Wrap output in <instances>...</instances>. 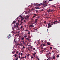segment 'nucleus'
<instances>
[{
    "instance_id": "nucleus-1",
    "label": "nucleus",
    "mask_w": 60,
    "mask_h": 60,
    "mask_svg": "<svg viewBox=\"0 0 60 60\" xmlns=\"http://www.w3.org/2000/svg\"><path fill=\"white\" fill-rule=\"evenodd\" d=\"M59 22L57 21V20L54 21V22L51 21L50 23H49L51 25H52L53 24L55 25L56 24H57V23Z\"/></svg>"
},
{
    "instance_id": "nucleus-2",
    "label": "nucleus",
    "mask_w": 60,
    "mask_h": 60,
    "mask_svg": "<svg viewBox=\"0 0 60 60\" xmlns=\"http://www.w3.org/2000/svg\"><path fill=\"white\" fill-rule=\"evenodd\" d=\"M47 6V4H43L42 6V7H41V8H44Z\"/></svg>"
},
{
    "instance_id": "nucleus-3",
    "label": "nucleus",
    "mask_w": 60,
    "mask_h": 60,
    "mask_svg": "<svg viewBox=\"0 0 60 60\" xmlns=\"http://www.w3.org/2000/svg\"><path fill=\"white\" fill-rule=\"evenodd\" d=\"M48 28H49L50 27H52V25L50 24V23H49L48 24Z\"/></svg>"
},
{
    "instance_id": "nucleus-4",
    "label": "nucleus",
    "mask_w": 60,
    "mask_h": 60,
    "mask_svg": "<svg viewBox=\"0 0 60 60\" xmlns=\"http://www.w3.org/2000/svg\"><path fill=\"white\" fill-rule=\"evenodd\" d=\"M51 9H49L47 10V12L49 13H50L51 12Z\"/></svg>"
},
{
    "instance_id": "nucleus-5",
    "label": "nucleus",
    "mask_w": 60,
    "mask_h": 60,
    "mask_svg": "<svg viewBox=\"0 0 60 60\" xmlns=\"http://www.w3.org/2000/svg\"><path fill=\"white\" fill-rule=\"evenodd\" d=\"M29 16H26L25 18V19L26 20L27 19H28V18H29Z\"/></svg>"
},
{
    "instance_id": "nucleus-6",
    "label": "nucleus",
    "mask_w": 60,
    "mask_h": 60,
    "mask_svg": "<svg viewBox=\"0 0 60 60\" xmlns=\"http://www.w3.org/2000/svg\"><path fill=\"white\" fill-rule=\"evenodd\" d=\"M38 20V19H35V21L34 22L35 23L37 22Z\"/></svg>"
},
{
    "instance_id": "nucleus-7",
    "label": "nucleus",
    "mask_w": 60,
    "mask_h": 60,
    "mask_svg": "<svg viewBox=\"0 0 60 60\" xmlns=\"http://www.w3.org/2000/svg\"><path fill=\"white\" fill-rule=\"evenodd\" d=\"M42 5V3H41L40 4H37V6H40Z\"/></svg>"
},
{
    "instance_id": "nucleus-8",
    "label": "nucleus",
    "mask_w": 60,
    "mask_h": 60,
    "mask_svg": "<svg viewBox=\"0 0 60 60\" xmlns=\"http://www.w3.org/2000/svg\"><path fill=\"white\" fill-rule=\"evenodd\" d=\"M51 57H49L47 59V60H51Z\"/></svg>"
},
{
    "instance_id": "nucleus-9",
    "label": "nucleus",
    "mask_w": 60,
    "mask_h": 60,
    "mask_svg": "<svg viewBox=\"0 0 60 60\" xmlns=\"http://www.w3.org/2000/svg\"><path fill=\"white\" fill-rule=\"evenodd\" d=\"M16 27V25L15 26V25H14V27H13V29H14V28H15Z\"/></svg>"
},
{
    "instance_id": "nucleus-10",
    "label": "nucleus",
    "mask_w": 60,
    "mask_h": 60,
    "mask_svg": "<svg viewBox=\"0 0 60 60\" xmlns=\"http://www.w3.org/2000/svg\"><path fill=\"white\" fill-rule=\"evenodd\" d=\"M54 55H53V57L52 58V59H55V56H54Z\"/></svg>"
},
{
    "instance_id": "nucleus-11",
    "label": "nucleus",
    "mask_w": 60,
    "mask_h": 60,
    "mask_svg": "<svg viewBox=\"0 0 60 60\" xmlns=\"http://www.w3.org/2000/svg\"><path fill=\"white\" fill-rule=\"evenodd\" d=\"M15 23V21H14L13 22V23H12V24H14Z\"/></svg>"
},
{
    "instance_id": "nucleus-12",
    "label": "nucleus",
    "mask_w": 60,
    "mask_h": 60,
    "mask_svg": "<svg viewBox=\"0 0 60 60\" xmlns=\"http://www.w3.org/2000/svg\"><path fill=\"white\" fill-rule=\"evenodd\" d=\"M49 55V53H47L46 55V56H48Z\"/></svg>"
},
{
    "instance_id": "nucleus-13",
    "label": "nucleus",
    "mask_w": 60,
    "mask_h": 60,
    "mask_svg": "<svg viewBox=\"0 0 60 60\" xmlns=\"http://www.w3.org/2000/svg\"><path fill=\"white\" fill-rule=\"evenodd\" d=\"M30 26L31 27H33V26H33V25H30Z\"/></svg>"
},
{
    "instance_id": "nucleus-14",
    "label": "nucleus",
    "mask_w": 60,
    "mask_h": 60,
    "mask_svg": "<svg viewBox=\"0 0 60 60\" xmlns=\"http://www.w3.org/2000/svg\"><path fill=\"white\" fill-rule=\"evenodd\" d=\"M36 54V52H34V53H33V55H34V56Z\"/></svg>"
},
{
    "instance_id": "nucleus-15",
    "label": "nucleus",
    "mask_w": 60,
    "mask_h": 60,
    "mask_svg": "<svg viewBox=\"0 0 60 60\" xmlns=\"http://www.w3.org/2000/svg\"><path fill=\"white\" fill-rule=\"evenodd\" d=\"M25 17H23V18H22L21 19V20H23V19H25Z\"/></svg>"
},
{
    "instance_id": "nucleus-16",
    "label": "nucleus",
    "mask_w": 60,
    "mask_h": 60,
    "mask_svg": "<svg viewBox=\"0 0 60 60\" xmlns=\"http://www.w3.org/2000/svg\"><path fill=\"white\" fill-rule=\"evenodd\" d=\"M10 37H9L8 35V37H7V38L8 39H9L10 38Z\"/></svg>"
},
{
    "instance_id": "nucleus-17",
    "label": "nucleus",
    "mask_w": 60,
    "mask_h": 60,
    "mask_svg": "<svg viewBox=\"0 0 60 60\" xmlns=\"http://www.w3.org/2000/svg\"><path fill=\"white\" fill-rule=\"evenodd\" d=\"M24 41H22V42L23 43V44L25 45V42H24Z\"/></svg>"
},
{
    "instance_id": "nucleus-18",
    "label": "nucleus",
    "mask_w": 60,
    "mask_h": 60,
    "mask_svg": "<svg viewBox=\"0 0 60 60\" xmlns=\"http://www.w3.org/2000/svg\"><path fill=\"white\" fill-rule=\"evenodd\" d=\"M8 36L10 37H11V34H9Z\"/></svg>"
},
{
    "instance_id": "nucleus-19",
    "label": "nucleus",
    "mask_w": 60,
    "mask_h": 60,
    "mask_svg": "<svg viewBox=\"0 0 60 60\" xmlns=\"http://www.w3.org/2000/svg\"><path fill=\"white\" fill-rule=\"evenodd\" d=\"M28 38H31V36H28Z\"/></svg>"
},
{
    "instance_id": "nucleus-20",
    "label": "nucleus",
    "mask_w": 60,
    "mask_h": 60,
    "mask_svg": "<svg viewBox=\"0 0 60 60\" xmlns=\"http://www.w3.org/2000/svg\"><path fill=\"white\" fill-rule=\"evenodd\" d=\"M15 57H16L17 56V54H15Z\"/></svg>"
},
{
    "instance_id": "nucleus-21",
    "label": "nucleus",
    "mask_w": 60,
    "mask_h": 60,
    "mask_svg": "<svg viewBox=\"0 0 60 60\" xmlns=\"http://www.w3.org/2000/svg\"><path fill=\"white\" fill-rule=\"evenodd\" d=\"M24 39V38H21V40H23Z\"/></svg>"
},
{
    "instance_id": "nucleus-22",
    "label": "nucleus",
    "mask_w": 60,
    "mask_h": 60,
    "mask_svg": "<svg viewBox=\"0 0 60 60\" xmlns=\"http://www.w3.org/2000/svg\"><path fill=\"white\" fill-rule=\"evenodd\" d=\"M36 16V15H34V16L33 17V18H34Z\"/></svg>"
},
{
    "instance_id": "nucleus-23",
    "label": "nucleus",
    "mask_w": 60,
    "mask_h": 60,
    "mask_svg": "<svg viewBox=\"0 0 60 60\" xmlns=\"http://www.w3.org/2000/svg\"><path fill=\"white\" fill-rule=\"evenodd\" d=\"M47 45H50V43H47Z\"/></svg>"
},
{
    "instance_id": "nucleus-24",
    "label": "nucleus",
    "mask_w": 60,
    "mask_h": 60,
    "mask_svg": "<svg viewBox=\"0 0 60 60\" xmlns=\"http://www.w3.org/2000/svg\"><path fill=\"white\" fill-rule=\"evenodd\" d=\"M44 3H46V1H44Z\"/></svg>"
},
{
    "instance_id": "nucleus-25",
    "label": "nucleus",
    "mask_w": 60,
    "mask_h": 60,
    "mask_svg": "<svg viewBox=\"0 0 60 60\" xmlns=\"http://www.w3.org/2000/svg\"><path fill=\"white\" fill-rule=\"evenodd\" d=\"M33 48V46H31L30 47V49H32Z\"/></svg>"
},
{
    "instance_id": "nucleus-26",
    "label": "nucleus",
    "mask_w": 60,
    "mask_h": 60,
    "mask_svg": "<svg viewBox=\"0 0 60 60\" xmlns=\"http://www.w3.org/2000/svg\"><path fill=\"white\" fill-rule=\"evenodd\" d=\"M23 27V26H21L20 27L21 29H22Z\"/></svg>"
},
{
    "instance_id": "nucleus-27",
    "label": "nucleus",
    "mask_w": 60,
    "mask_h": 60,
    "mask_svg": "<svg viewBox=\"0 0 60 60\" xmlns=\"http://www.w3.org/2000/svg\"><path fill=\"white\" fill-rule=\"evenodd\" d=\"M15 26H16V27L18 28V25H15Z\"/></svg>"
},
{
    "instance_id": "nucleus-28",
    "label": "nucleus",
    "mask_w": 60,
    "mask_h": 60,
    "mask_svg": "<svg viewBox=\"0 0 60 60\" xmlns=\"http://www.w3.org/2000/svg\"><path fill=\"white\" fill-rule=\"evenodd\" d=\"M27 37V36L26 35H25L24 36V37L26 38Z\"/></svg>"
},
{
    "instance_id": "nucleus-29",
    "label": "nucleus",
    "mask_w": 60,
    "mask_h": 60,
    "mask_svg": "<svg viewBox=\"0 0 60 60\" xmlns=\"http://www.w3.org/2000/svg\"><path fill=\"white\" fill-rule=\"evenodd\" d=\"M20 55H21V56H22V55H23V54H22V53H20Z\"/></svg>"
},
{
    "instance_id": "nucleus-30",
    "label": "nucleus",
    "mask_w": 60,
    "mask_h": 60,
    "mask_svg": "<svg viewBox=\"0 0 60 60\" xmlns=\"http://www.w3.org/2000/svg\"><path fill=\"white\" fill-rule=\"evenodd\" d=\"M46 21H45L44 22V24H46Z\"/></svg>"
},
{
    "instance_id": "nucleus-31",
    "label": "nucleus",
    "mask_w": 60,
    "mask_h": 60,
    "mask_svg": "<svg viewBox=\"0 0 60 60\" xmlns=\"http://www.w3.org/2000/svg\"><path fill=\"white\" fill-rule=\"evenodd\" d=\"M26 39L27 40H28V41H29L30 40L29 39H28V38H26Z\"/></svg>"
},
{
    "instance_id": "nucleus-32",
    "label": "nucleus",
    "mask_w": 60,
    "mask_h": 60,
    "mask_svg": "<svg viewBox=\"0 0 60 60\" xmlns=\"http://www.w3.org/2000/svg\"><path fill=\"white\" fill-rule=\"evenodd\" d=\"M18 28V29H17V30H19L20 29L19 28V27H17Z\"/></svg>"
},
{
    "instance_id": "nucleus-33",
    "label": "nucleus",
    "mask_w": 60,
    "mask_h": 60,
    "mask_svg": "<svg viewBox=\"0 0 60 60\" xmlns=\"http://www.w3.org/2000/svg\"><path fill=\"white\" fill-rule=\"evenodd\" d=\"M33 49L34 50H35V48H33Z\"/></svg>"
},
{
    "instance_id": "nucleus-34",
    "label": "nucleus",
    "mask_w": 60,
    "mask_h": 60,
    "mask_svg": "<svg viewBox=\"0 0 60 60\" xmlns=\"http://www.w3.org/2000/svg\"><path fill=\"white\" fill-rule=\"evenodd\" d=\"M59 57V55L57 56V58H58Z\"/></svg>"
},
{
    "instance_id": "nucleus-35",
    "label": "nucleus",
    "mask_w": 60,
    "mask_h": 60,
    "mask_svg": "<svg viewBox=\"0 0 60 60\" xmlns=\"http://www.w3.org/2000/svg\"><path fill=\"white\" fill-rule=\"evenodd\" d=\"M49 0V2L50 1H52V0Z\"/></svg>"
},
{
    "instance_id": "nucleus-36",
    "label": "nucleus",
    "mask_w": 60,
    "mask_h": 60,
    "mask_svg": "<svg viewBox=\"0 0 60 60\" xmlns=\"http://www.w3.org/2000/svg\"><path fill=\"white\" fill-rule=\"evenodd\" d=\"M28 50L29 51H30V49L29 48H28Z\"/></svg>"
},
{
    "instance_id": "nucleus-37",
    "label": "nucleus",
    "mask_w": 60,
    "mask_h": 60,
    "mask_svg": "<svg viewBox=\"0 0 60 60\" xmlns=\"http://www.w3.org/2000/svg\"><path fill=\"white\" fill-rule=\"evenodd\" d=\"M16 60H18V58L17 57H16Z\"/></svg>"
},
{
    "instance_id": "nucleus-38",
    "label": "nucleus",
    "mask_w": 60,
    "mask_h": 60,
    "mask_svg": "<svg viewBox=\"0 0 60 60\" xmlns=\"http://www.w3.org/2000/svg\"><path fill=\"white\" fill-rule=\"evenodd\" d=\"M46 50V48H45L44 49V50Z\"/></svg>"
},
{
    "instance_id": "nucleus-39",
    "label": "nucleus",
    "mask_w": 60,
    "mask_h": 60,
    "mask_svg": "<svg viewBox=\"0 0 60 60\" xmlns=\"http://www.w3.org/2000/svg\"><path fill=\"white\" fill-rule=\"evenodd\" d=\"M30 55V54H28L27 55V56L28 57V56H29Z\"/></svg>"
},
{
    "instance_id": "nucleus-40",
    "label": "nucleus",
    "mask_w": 60,
    "mask_h": 60,
    "mask_svg": "<svg viewBox=\"0 0 60 60\" xmlns=\"http://www.w3.org/2000/svg\"><path fill=\"white\" fill-rule=\"evenodd\" d=\"M48 53H49V54H50V55H51V53H50V52H49Z\"/></svg>"
},
{
    "instance_id": "nucleus-41",
    "label": "nucleus",
    "mask_w": 60,
    "mask_h": 60,
    "mask_svg": "<svg viewBox=\"0 0 60 60\" xmlns=\"http://www.w3.org/2000/svg\"><path fill=\"white\" fill-rule=\"evenodd\" d=\"M16 54H18V51H16Z\"/></svg>"
},
{
    "instance_id": "nucleus-42",
    "label": "nucleus",
    "mask_w": 60,
    "mask_h": 60,
    "mask_svg": "<svg viewBox=\"0 0 60 60\" xmlns=\"http://www.w3.org/2000/svg\"><path fill=\"white\" fill-rule=\"evenodd\" d=\"M12 32V33H14V31H12V32Z\"/></svg>"
},
{
    "instance_id": "nucleus-43",
    "label": "nucleus",
    "mask_w": 60,
    "mask_h": 60,
    "mask_svg": "<svg viewBox=\"0 0 60 60\" xmlns=\"http://www.w3.org/2000/svg\"><path fill=\"white\" fill-rule=\"evenodd\" d=\"M42 45H43V46H45V44H43Z\"/></svg>"
},
{
    "instance_id": "nucleus-44",
    "label": "nucleus",
    "mask_w": 60,
    "mask_h": 60,
    "mask_svg": "<svg viewBox=\"0 0 60 60\" xmlns=\"http://www.w3.org/2000/svg\"><path fill=\"white\" fill-rule=\"evenodd\" d=\"M36 12L37 13L38 12V11H36Z\"/></svg>"
},
{
    "instance_id": "nucleus-45",
    "label": "nucleus",
    "mask_w": 60,
    "mask_h": 60,
    "mask_svg": "<svg viewBox=\"0 0 60 60\" xmlns=\"http://www.w3.org/2000/svg\"><path fill=\"white\" fill-rule=\"evenodd\" d=\"M18 36V34H16V35H15V36L16 37L17 36Z\"/></svg>"
},
{
    "instance_id": "nucleus-46",
    "label": "nucleus",
    "mask_w": 60,
    "mask_h": 60,
    "mask_svg": "<svg viewBox=\"0 0 60 60\" xmlns=\"http://www.w3.org/2000/svg\"><path fill=\"white\" fill-rule=\"evenodd\" d=\"M28 31V30L26 29L25 30V31Z\"/></svg>"
},
{
    "instance_id": "nucleus-47",
    "label": "nucleus",
    "mask_w": 60,
    "mask_h": 60,
    "mask_svg": "<svg viewBox=\"0 0 60 60\" xmlns=\"http://www.w3.org/2000/svg\"><path fill=\"white\" fill-rule=\"evenodd\" d=\"M23 23V22H21V24H22Z\"/></svg>"
},
{
    "instance_id": "nucleus-48",
    "label": "nucleus",
    "mask_w": 60,
    "mask_h": 60,
    "mask_svg": "<svg viewBox=\"0 0 60 60\" xmlns=\"http://www.w3.org/2000/svg\"><path fill=\"white\" fill-rule=\"evenodd\" d=\"M52 47H50V49H52Z\"/></svg>"
},
{
    "instance_id": "nucleus-49",
    "label": "nucleus",
    "mask_w": 60,
    "mask_h": 60,
    "mask_svg": "<svg viewBox=\"0 0 60 60\" xmlns=\"http://www.w3.org/2000/svg\"><path fill=\"white\" fill-rule=\"evenodd\" d=\"M43 10H44L43 9H42L41 10V11H43Z\"/></svg>"
},
{
    "instance_id": "nucleus-50",
    "label": "nucleus",
    "mask_w": 60,
    "mask_h": 60,
    "mask_svg": "<svg viewBox=\"0 0 60 60\" xmlns=\"http://www.w3.org/2000/svg\"><path fill=\"white\" fill-rule=\"evenodd\" d=\"M37 59L38 60H40L38 58H37Z\"/></svg>"
},
{
    "instance_id": "nucleus-51",
    "label": "nucleus",
    "mask_w": 60,
    "mask_h": 60,
    "mask_svg": "<svg viewBox=\"0 0 60 60\" xmlns=\"http://www.w3.org/2000/svg\"><path fill=\"white\" fill-rule=\"evenodd\" d=\"M45 42H47V41H46V40H45Z\"/></svg>"
},
{
    "instance_id": "nucleus-52",
    "label": "nucleus",
    "mask_w": 60,
    "mask_h": 60,
    "mask_svg": "<svg viewBox=\"0 0 60 60\" xmlns=\"http://www.w3.org/2000/svg\"><path fill=\"white\" fill-rule=\"evenodd\" d=\"M33 57L32 56H31V59H33Z\"/></svg>"
},
{
    "instance_id": "nucleus-53",
    "label": "nucleus",
    "mask_w": 60,
    "mask_h": 60,
    "mask_svg": "<svg viewBox=\"0 0 60 60\" xmlns=\"http://www.w3.org/2000/svg\"><path fill=\"white\" fill-rule=\"evenodd\" d=\"M30 32H29L28 33V34H30Z\"/></svg>"
},
{
    "instance_id": "nucleus-54",
    "label": "nucleus",
    "mask_w": 60,
    "mask_h": 60,
    "mask_svg": "<svg viewBox=\"0 0 60 60\" xmlns=\"http://www.w3.org/2000/svg\"><path fill=\"white\" fill-rule=\"evenodd\" d=\"M24 22H26V20H24Z\"/></svg>"
},
{
    "instance_id": "nucleus-55",
    "label": "nucleus",
    "mask_w": 60,
    "mask_h": 60,
    "mask_svg": "<svg viewBox=\"0 0 60 60\" xmlns=\"http://www.w3.org/2000/svg\"><path fill=\"white\" fill-rule=\"evenodd\" d=\"M53 11V10H51V12H52V11Z\"/></svg>"
},
{
    "instance_id": "nucleus-56",
    "label": "nucleus",
    "mask_w": 60,
    "mask_h": 60,
    "mask_svg": "<svg viewBox=\"0 0 60 60\" xmlns=\"http://www.w3.org/2000/svg\"><path fill=\"white\" fill-rule=\"evenodd\" d=\"M37 14H34V15H37Z\"/></svg>"
},
{
    "instance_id": "nucleus-57",
    "label": "nucleus",
    "mask_w": 60,
    "mask_h": 60,
    "mask_svg": "<svg viewBox=\"0 0 60 60\" xmlns=\"http://www.w3.org/2000/svg\"><path fill=\"white\" fill-rule=\"evenodd\" d=\"M15 52H12V53H13V54H14V53H15Z\"/></svg>"
},
{
    "instance_id": "nucleus-58",
    "label": "nucleus",
    "mask_w": 60,
    "mask_h": 60,
    "mask_svg": "<svg viewBox=\"0 0 60 60\" xmlns=\"http://www.w3.org/2000/svg\"><path fill=\"white\" fill-rule=\"evenodd\" d=\"M16 40V39H15V40H14V41H15V42H16V41H15V40Z\"/></svg>"
},
{
    "instance_id": "nucleus-59",
    "label": "nucleus",
    "mask_w": 60,
    "mask_h": 60,
    "mask_svg": "<svg viewBox=\"0 0 60 60\" xmlns=\"http://www.w3.org/2000/svg\"><path fill=\"white\" fill-rule=\"evenodd\" d=\"M23 48H25V46H23Z\"/></svg>"
},
{
    "instance_id": "nucleus-60",
    "label": "nucleus",
    "mask_w": 60,
    "mask_h": 60,
    "mask_svg": "<svg viewBox=\"0 0 60 60\" xmlns=\"http://www.w3.org/2000/svg\"><path fill=\"white\" fill-rule=\"evenodd\" d=\"M18 57H19V58H20V56H18Z\"/></svg>"
},
{
    "instance_id": "nucleus-61",
    "label": "nucleus",
    "mask_w": 60,
    "mask_h": 60,
    "mask_svg": "<svg viewBox=\"0 0 60 60\" xmlns=\"http://www.w3.org/2000/svg\"><path fill=\"white\" fill-rule=\"evenodd\" d=\"M21 59H22V57H21Z\"/></svg>"
},
{
    "instance_id": "nucleus-62",
    "label": "nucleus",
    "mask_w": 60,
    "mask_h": 60,
    "mask_svg": "<svg viewBox=\"0 0 60 60\" xmlns=\"http://www.w3.org/2000/svg\"><path fill=\"white\" fill-rule=\"evenodd\" d=\"M37 8L38 9L39 8V7H37Z\"/></svg>"
},
{
    "instance_id": "nucleus-63",
    "label": "nucleus",
    "mask_w": 60,
    "mask_h": 60,
    "mask_svg": "<svg viewBox=\"0 0 60 60\" xmlns=\"http://www.w3.org/2000/svg\"><path fill=\"white\" fill-rule=\"evenodd\" d=\"M17 35H18V36H19V34L18 33V34H17Z\"/></svg>"
},
{
    "instance_id": "nucleus-64",
    "label": "nucleus",
    "mask_w": 60,
    "mask_h": 60,
    "mask_svg": "<svg viewBox=\"0 0 60 60\" xmlns=\"http://www.w3.org/2000/svg\"><path fill=\"white\" fill-rule=\"evenodd\" d=\"M24 58H26V56H25V57H24Z\"/></svg>"
}]
</instances>
